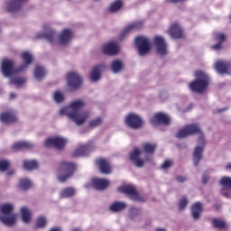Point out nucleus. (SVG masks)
Returning <instances> with one entry per match:
<instances>
[{
  "instance_id": "1",
  "label": "nucleus",
  "mask_w": 231,
  "mask_h": 231,
  "mask_svg": "<svg viewBox=\"0 0 231 231\" xmlns=\"http://www.w3.org/2000/svg\"><path fill=\"white\" fill-rule=\"evenodd\" d=\"M194 134H199V145L196 146L193 152V162L195 167L199 165V162H201V158H203V149L205 147V135L201 131V128L198 124L186 125L183 128L180 129L175 136L176 138L183 139L187 138V136H194Z\"/></svg>"
},
{
  "instance_id": "2",
  "label": "nucleus",
  "mask_w": 231,
  "mask_h": 231,
  "mask_svg": "<svg viewBox=\"0 0 231 231\" xmlns=\"http://www.w3.org/2000/svg\"><path fill=\"white\" fill-rule=\"evenodd\" d=\"M84 106H86V102L79 99L70 103L69 106L61 108L60 113L69 116L77 125H82L89 118V112H80V108L84 107Z\"/></svg>"
},
{
  "instance_id": "3",
  "label": "nucleus",
  "mask_w": 231,
  "mask_h": 231,
  "mask_svg": "<svg viewBox=\"0 0 231 231\" xmlns=\"http://www.w3.org/2000/svg\"><path fill=\"white\" fill-rule=\"evenodd\" d=\"M196 79L189 83V89L193 91V93L201 94L208 88V84L210 82V79L208 75L201 70H197L195 72Z\"/></svg>"
},
{
  "instance_id": "4",
  "label": "nucleus",
  "mask_w": 231,
  "mask_h": 231,
  "mask_svg": "<svg viewBox=\"0 0 231 231\" xmlns=\"http://www.w3.org/2000/svg\"><path fill=\"white\" fill-rule=\"evenodd\" d=\"M77 169L75 162H61L58 168V178L61 183L68 181Z\"/></svg>"
},
{
  "instance_id": "5",
  "label": "nucleus",
  "mask_w": 231,
  "mask_h": 231,
  "mask_svg": "<svg viewBox=\"0 0 231 231\" xmlns=\"http://www.w3.org/2000/svg\"><path fill=\"white\" fill-rule=\"evenodd\" d=\"M2 216L0 221L6 226H14L17 219V215L14 213V206L12 204H4L0 207Z\"/></svg>"
},
{
  "instance_id": "6",
  "label": "nucleus",
  "mask_w": 231,
  "mask_h": 231,
  "mask_svg": "<svg viewBox=\"0 0 231 231\" xmlns=\"http://www.w3.org/2000/svg\"><path fill=\"white\" fill-rule=\"evenodd\" d=\"M118 192H122L123 194H125L130 199H133V201H145V199L143 197L140 196L138 191H136V188L133 185H125L117 188Z\"/></svg>"
},
{
  "instance_id": "7",
  "label": "nucleus",
  "mask_w": 231,
  "mask_h": 231,
  "mask_svg": "<svg viewBox=\"0 0 231 231\" xmlns=\"http://www.w3.org/2000/svg\"><path fill=\"white\" fill-rule=\"evenodd\" d=\"M134 42L141 57L147 55V53L151 51V42H149V39H147L145 36H137Z\"/></svg>"
},
{
  "instance_id": "8",
  "label": "nucleus",
  "mask_w": 231,
  "mask_h": 231,
  "mask_svg": "<svg viewBox=\"0 0 231 231\" xmlns=\"http://www.w3.org/2000/svg\"><path fill=\"white\" fill-rule=\"evenodd\" d=\"M20 72L19 69H15V62L13 60L5 59L2 61V73L4 77H12V75Z\"/></svg>"
},
{
  "instance_id": "9",
  "label": "nucleus",
  "mask_w": 231,
  "mask_h": 231,
  "mask_svg": "<svg viewBox=\"0 0 231 231\" xmlns=\"http://www.w3.org/2000/svg\"><path fill=\"white\" fill-rule=\"evenodd\" d=\"M45 32H41L36 35V39H45L50 44H55V39H57V32L53 29H50L48 24L43 25Z\"/></svg>"
},
{
  "instance_id": "10",
  "label": "nucleus",
  "mask_w": 231,
  "mask_h": 231,
  "mask_svg": "<svg viewBox=\"0 0 231 231\" xmlns=\"http://www.w3.org/2000/svg\"><path fill=\"white\" fill-rule=\"evenodd\" d=\"M67 82L71 89H79L82 86V77L75 71L67 74Z\"/></svg>"
},
{
  "instance_id": "11",
  "label": "nucleus",
  "mask_w": 231,
  "mask_h": 231,
  "mask_svg": "<svg viewBox=\"0 0 231 231\" xmlns=\"http://www.w3.org/2000/svg\"><path fill=\"white\" fill-rule=\"evenodd\" d=\"M66 143H68L66 139L57 136L47 139L44 145L45 147H54V149L60 151L66 147Z\"/></svg>"
},
{
  "instance_id": "12",
  "label": "nucleus",
  "mask_w": 231,
  "mask_h": 231,
  "mask_svg": "<svg viewBox=\"0 0 231 231\" xmlns=\"http://www.w3.org/2000/svg\"><path fill=\"white\" fill-rule=\"evenodd\" d=\"M125 124L132 129H140L143 125V120L135 114H130L125 118Z\"/></svg>"
},
{
  "instance_id": "13",
  "label": "nucleus",
  "mask_w": 231,
  "mask_h": 231,
  "mask_svg": "<svg viewBox=\"0 0 231 231\" xmlns=\"http://www.w3.org/2000/svg\"><path fill=\"white\" fill-rule=\"evenodd\" d=\"M152 125H169L171 124V117L164 113L159 112L154 114L151 119Z\"/></svg>"
},
{
  "instance_id": "14",
  "label": "nucleus",
  "mask_w": 231,
  "mask_h": 231,
  "mask_svg": "<svg viewBox=\"0 0 231 231\" xmlns=\"http://www.w3.org/2000/svg\"><path fill=\"white\" fill-rule=\"evenodd\" d=\"M18 121L17 115H15L14 110H9L0 115V122H2V124L10 125L12 124H17Z\"/></svg>"
},
{
  "instance_id": "15",
  "label": "nucleus",
  "mask_w": 231,
  "mask_h": 231,
  "mask_svg": "<svg viewBox=\"0 0 231 231\" xmlns=\"http://www.w3.org/2000/svg\"><path fill=\"white\" fill-rule=\"evenodd\" d=\"M94 143L89 141L87 144H79L78 149L72 153L73 158L87 156L93 148Z\"/></svg>"
},
{
  "instance_id": "16",
  "label": "nucleus",
  "mask_w": 231,
  "mask_h": 231,
  "mask_svg": "<svg viewBox=\"0 0 231 231\" xmlns=\"http://www.w3.org/2000/svg\"><path fill=\"white\" fill-rule=\"evenodd\" d=\"M142 154V151L138 148H134L133 152L130 153V160L133 162L134 165L138 168L143 167L145 161L140 158Z\"/></svg>"
},
{
  "instance_id": "17",
  "label": "nucleus",
  "mask_w": 231,
  "mask_h": 231,
  "mask_svg": "<svg viewBox=\"0 0 231 231\" xmlns=\"http://www.w3.org/2000/svg\"><path fill=\"white\" fill-rule=\"evenodd\" d=\"M215 68L218 73L221 75L226 73L227 75H231V63L225 60H217L215 63Z\"/></svg>"
},
{
  "instance_id": "18",
  "label": "nucleus",
  "mask_w": 231,
  "mask_h": 231,
  "mask_svg": "<svg viewBox=\"0 0 231 231\" xmlns=\"http://www.w3.org/2000/svg\"><path fill=\"white\" fill-rule=\"evenodd\" d=\"M97 165L99 167L102 174H111V163L106 158H98L96 160Z\"/></svg>"
},
{
  "instance_id": "19",
  "label": "nucleus",
  "mask_w": 231,
  "mask_h": 231,
  "mask_svg": "<svg viewBox=\"0 0 231 231\" xmlns=\"http://www.w3.org/2000/svg\"><path fill=\"white\" fill-rule=\"evenodd\" d=\"M154 43L159 55H167V43H165V40L162 36H155Z\"/></svg>"
},
{
  "instance_id": "20",
  "label": "nucleus",
  "mask_w": 231,
  "mask_h": 231,
  "mask_svg": "<svg viewBox=\"0 0 231 231\" xmlns=\"http://www.w3.org/2000/svg\"><path fill=\"white\" fill-rule=\"evenodd\" d=\"M168 33L171 39H181L183 37V29H181V26L178 23H175L170 27Z\"/></svg>"
},
{
  "instance_id": "21",
  "label": "nucleus",
  "mask_w": 231,
  "mask_h": 231,
  "mask_svg": "<svg viewBox=\"0 0 231 231\" xmlns=\"http://www.w3.org/2000/svg\"><path fill=\"white\" fill-rule=\"evenodd\" d=\"M92 187L96 190H106L109 187V180L106 179L94 178L92 179Z\"/></svg>"
},
{
  "instance_id": "22",
  "label": "nucleus",
  "mask_w": 231,
  "mask_h": 231,
  "mask_svg": "<svg viewBox=\"0 0 231 231\" xmlns=\"http://www.w3.org/2000/svg\"><path fill=\"white\" fill-rule=\"evenodd\" d=\"M28 0H12L7 4V12H19L23 8V3H26Z\"/></svg>"
},
{
  "instance_id": "23",
  "label": "nucleus",
  "mask_w": 231,
  "mask_h": 231,
  "mask_svg": "<svg viewBox=\"0 0 231 231\" xmlns=\"http://www.w3.org/2000/svg\"><path fill=\"white\" fill-rule=\"evenodd\" d=\"M22 59L25 63L22 64L18 68V71H24V69H26V68H28V66L33 62V56L28 51L22 53Z\"/></svg>"
},
{
  "instance_id": "24",
  "label": "nucleus",
  "mask_w": 231,
  "mask_h": 231,
  "mask_svg": "<svg viewBox=\"0 0 231 231\" xmlns=\"http://www.w3.org/2000/svg\"><path fill=\"white\" fill-rule=\"evenodd\" d=\"M105 55H116L118 53V45L116 42H108L103 47Z\"/></svg>"
},
{
  "instance_id": "25",
  "label": "nucleus",
  "mask_w": 231,
  "mask_h": 231,
  "mask_svg": "<svg viewBox=\"0 0 231 231\" xmlns=\"http://www.w3.org/2000/svg\"><path fill=\"white\" fill-rule=\"evenodd\" d=\"M71 39H73V32L69 29H65L60 35V44L64 46V44H68Z\"/></svg>"
},
{
  "instance_id": "26",
  "label": "nucleus",
  "mask_w": 231,
  "mask_h": 231,
  "mask_svg": "<svg viewBox=\"0 0 231 231\" xmlns=\"http://www.w3.org/2000/svg\"><path fill=\"white\" fill-rule=\"evenodd\" d=\"M105 68L106 65L104 64L95 66L90 72V80H93L94 82L100 80V71H102Z\"/></svg>"
},
{
  "instance_id": "27",
  "label": "nucleus",
  "mask_w": 231,
  "mask_h": 231,
  "mask_svg": "<svg viewBox=\"0 0 231 231\" xmlns=\"http://www.w3.org/2000/svg\"><path fill=\"white\" fill-rule=\"evenodd\" d=\"M201 212H203V205L201 202H196L191 207V216L193 219H199L201 217Z\"/></svg>"
},
{
  "instance_id": "28",
  "label": "nucleus",
  "mask_w": 231,
  "mask_h": 231,
  "mask_svg": "<svg viewBox=\"0 0 231 231\" xmlns=\"http://www.w3.org/2000/svg\"><path fill=\"white\" fill-rule=\"evenodd\" d=\"M215 39L216 41H218V42L215 45H212V50H221L223 48V42L226 41V35H225V33L219 32L215 35Z\"/></svg>"
},
{
  "instance_id": "29",
  "label": "nucleus",
  "mask_w": 231,
  "mask_h": 231,
  "mask_svg": "<svg viewBox=\"0 0 231 231\" xmlns=\"http://www.w3.org/2000/svg\"><path fill=\"white\" fill-rule=\"evenodd\" d=\"M32 147L33 144L32 143L18 142L12 146V149L13 151H24V149H32Z\"/></svg>"
},
{
  "instance_id": "30",
  "label": "nucleus",
  "mask_w": 231,
  "mask_h": 231,
  "mask_svg": "<svg viewBox=\"0 0 231 231\" xmlns=\"http://www.w3.org/2000/svg\"><path fill=\"white\" fill-rule=\"evenodd\" d=\"M122 8H124V2L122 0H116L110 5L108 12H110V14H116V12H120Z\"/></svg>"
},
{
  "instance_id": "31",
  "label": "nucleus",
  "mask_w": 231,
  "mask_h": 231,
  "mask_svg": "<svg viewBox=\"0 0 231 231\" xmlns=\"http://www.w3.org/2000/svg\"><path fill=\"white\" fill-rule=\"evenodd\" d=\"M158 145L154 143H143V150L146 154H154L156 152V148Z\"/></svg>"
},
{
  "instance_id": "32",
  "label": "nucleus",
  "mask_w": 231,
  "mask_h": 231,
  "mask_svg": "<svg viewBox=\"0 0 231 231\" xmlns=\"http://www.w3.org/2000/svg\"><path fill=\"white\" fill-rule=\"evenodd\" d=\"M77 190L75 189V188L68 187L60 190V198H63V199L73 198Z\"/></svg>"
},
{
  "instance_id": "33",
  "label": "nucleus",
  "mask_w": 231,
  "mask_h": 231,
  "mask_svg": "<svg viewBox=\"0 0 231 231\" xmlns=\"http://www.w3.org/2000/svg\"><path fill=\"white\" fill-rule=\"evenodd\" d=\"M22 220L23 223H30L32 221V211L28 208L23 207L21 208Z\"/></svg>"
},
{
  "instance_id": "34",
  "label": "nucleus",
  "mask_w": 231,
  "mask_h": 231,
  "mask_svg": "<svg viewBox=\"0 0 231 231\" xmlns=\"http://www.w3.org/2000/svg\"><path fill=\"white\" fill-rule=\"evenodd\" d=\"M141 28H142V23H134L132 24H129L123 31V32L121 34L122 39H123V37H125V35H127L129 33V32H131V30H140Z\"/></svg>"
},
{
  "instance_id": "35",
  "label": "nucleus",
  "mask_w": 231,
  "mask_h": 231,
  "mask_svg": "<svg viewBox=\"0 0 231 231\" xmlns=\"http://www.w3.org/2000/svg\"><path fill=\"white\" fill-rule=\"evenodd\" d=\"M23 168L25 171H35L36 169H39V162L35 160L23 161Z\"/></svg>"
},
{
  "instance_id": "36",
  "label": "nucleus",
  "mask_w": 231,
  "mask_h": 231,
  "mask_svg": "<svg viewBox=\"0 0 231 231\" xmlns=\"http://www.w3.org/2000/svg\"><path fill=\"white\" fill-rule=\"evenodd\" d=\"M127 204H125V202L116 201L110 206V210L112 212H121V210H125Z\"/></svg>"
},
{
  "instance_id": "37",
  "label": "nucleus",
  "mask_w": 231,
  "mask_h": 231,
  "mask_svg": "<svg viewBox=\"0 0 231 231\" xmlns=\"http://www.w3.org/2000/svg\"><path fill=\"white\" fill-rule=\"evenodd\" d=\"M214 228H217L218 230H223V228H226V222L221 218H213L211 221Z\"/></svg>"
},
{
  "instance_id": "38",
  "label": "nucleus",
  "mask_w": 231,
  "mask_h": 231,
  "mask_svg": "<svg viewBox=\"0 0 231 231\" xmlns=\"http://www.w3.org/2000/svg\"><path fill=\"white\" fill-rule=\"evenodd\" d=\"M45 76H46V70L44 69V68L41 66H36L34 69V78L37 80H41L42 79H44Z\"/></svg>"
},
{
  "instance_id": "39",
  "label": "nucleus",
  "mask_w": 231,
  "mask_h": 231,
  "mask_svg": "<svg viewBox=\"0 0 231 231\" xmlns=\"http://www.w3.org/2000/svg\"><path fill=\"white\" fill-rule=\"evenodd\" d=\"M122 68H124V63L119 60H116L111 63V69L113 73H120V71H122Z\"/></svg>"
},
{
  "instance_id": "40",
  "label": "nucleus",
  "mask_w": 231,
  "mask_h": 231,
  "mask_svg": "<svg viewBox=\"0 0 231 231\" xmlns=\"http://www.w3.org/2000/svg\"><path fill=\"white\" fill-rule=\"evenodd\" d=\"M19 187L22 190H28L29 189H32V180L28 179H21Z\"/></svg>"
},
{
  "instance_id": "41",
  "label": "nucleus",
  "mask_w": 231,
  "mask_h": 231,
  "mask_svg": "<svg viewBox=\"0 0 231 231\" xmlns=\"http://www.w3.org/2000/svg\"><path fill=\"white\" fill-rule=\"evenodd\" d=\"M26 82V78H12L10 80V84L16 86V88H20Z\"/></svg>"
},
{
  "instance_id": "42",
  "label": "nucleus",
  "mask_w": 231,
  "mask_h": 231,
  "mask_svg": "<svg viewBox=\"0 0 231 231\" xmlns=\"http://www.w3.org/2000/svg\"><path fill=\"white\" fill-rule=\"evenodd\" d=\"M220 185L224 187V189H231V178L230 177H223L220 181Z\"/></svg>"
},
{
  "instance_id": "43",
  "label": "nucleus",
  "mask_w": 231,
  "mask_h": 231,
  "mask_svg": "<svg viewBox=\"0 0 231 231\" xmlns=\"http://www.w3.org/2000/svg\"><path fill=\"white\" fill-rule=\"evenodd\" d=\"M48 223L46 217H39L36 220V228H44Z\"/></svg>"
},
{
  "instance_id": "44",
  "label": "nucleus",
  "mask_w": 231,
  "mask_h": 231,
  "mask_svg": "<svg viewBox=\"0 0 231 231\" xmlns=\"http://www.w3.org/2000/svg\"><path fill=\"white\" fill-rule=\"evenodd\" d=\"M53 99L57 102V104H60V102L64 101V95L60 91H56L53 94Z\"/></svg>"
},
{
  "instance_id": "45",
  "label": "nucleus",
  "mask_w": 231,
  "mask_h": 231,
  "mask_svg": "<svg viewBox=\"0 0 231 231\" xmlns=\"http://www.w3.org/2000/svg\"><path fill=\"white\" fill-rule=\"evenodd\" d=\"M102 122H103L102 117H97L89 122V127H98V125H100Z\"/></svg>"
},
{
  "instance_id": "46",
  "label": "nucleus",
  "mask_w": 231,
  "mask_h": 231,
  "mask_svg": "<svg viewBox=\"0 0 231 231\" xmlns=\"http://www.w3.org/2000/svg\"><path fill=\"white\" fill-rule=\"evenodd\" d=\"M187 205H189V199H187V197H184L179 201V210H183Z\"/></svg>"
},
{
  "instance_id": "47",
  "label": "nucleus",
  "mask_w": 231,
  "mask_h": 231,
  "mask_svg": "<svg viewBox=\"0 0 231 231\" xmlns=\"http://www.w3.org/2000/svg\"><path fill=\"white\" fill-rule=\"evenodd\" d=\"M8 167H10V162L8 161H0V171L2 172L8 171Z\"/></svg>"
},
{
  "instance_id": "48",
  "label": "nucleus",
  "mask_w": 231,
  "mask_h": 231,
  "mask_svg": "<svg viewBox=\"0 0 231 231\" xmlns=\"http://www.w3.org/2000/svg\"><path fill=\"white\" fill-rule=\"evenodd\" d=\"M172 167V161L171 160H166L163 162V163L161 165V169L165 170V169H171Z\"/></svg>"
},
{
  "instance_id": "49",
  "label": "nucleus",
  "mask_w": 231,
  "mask_h": 231,
  "mask_svg": "<svg viewBox=\"0 0 231 231\" xmlns=\"http://www.w3.org/2000/svg\"><path fill=\"white\" fill-rule=\"evenodd\" d=\"M221 194L222 196H224L225 198L230 199L231 198V193L230 191L226 190V189L223 188L221 189Z\"/></svg>"
},
{
  "instance_id": "50",
  "label": "nucleus",
  "mask_w": 231,
  "mask_h": 231,
  "mask_svg": "<svg viewBox=\"0 0 231 231\" xmlns=\"http://www.w3.org/2000/svg\"><path fill=\"white\" fill-rule=\"evenodd\" d=\"M177 181H179V183H183L184 181H187V177L179 175L176 177Z\"/></svg>"
},
{
  "instance_id": "51",
  "label": "nucleus",
  "mask_w": 231,
  "mask_h": 231,
  "mask_svg": "<svg viewBox=\"0 0 231 231\" xmlns=\"http://www.w3.org/2000/svg\"><path fill=\"white\" fill-rule=\"evenodd\" d=\"M208 175L207 173H204L202 176V183L203 185H207V183H208Z\"/></svg>"
},
{
  "instance_id": "52",
  "label": "nucleus",
  "mask_w": 231,
  "mask_h": 231,
  "mask_svg": "<svg viewBox=\"0 0 231 231\" xmlns=\"http://www.w3.org/2000/svg\"><path fill=\"white\" fill-rule=\"evenodd\" d=\"M185 0H166L167 3H183Z\"/></svg>"
},
{
  "instance_id": "53",
  "label": "nucleus",
  "mask_w": 231,
  "mask_h": 231,
  "mask_svg": "<svg viewBox=\"0 0 231 231\" xmlns=\"http://www.w3.org/2000/svg\"><path fill=\"white\" fill-rule=\"evenodd\" d=\"M134 212H138V208H131V213H132V214H134Z\"/></svg>"
},
{
  "instance_id": "54",
  "label": "nucleus",
  "mask_w": 231,
  "mask_h": 231,
  "mask_svg": "<svg viewBox=\"0 0 231 231\" xmlns=\"http://www.w3.org/2000/svg\"><path fill=\"white\" fill-rule=\"evenodd\" d=\"M10 97H11V98H15L16 95H15V93H11Z\"/></svg>"
},
{
  "instance_id": "55",
  "label": "nucleus",
  "mask_w": 231,
  "mask_h": 231,
  "mask_svg": "<svg viewBox=\"0 0 231 231\" xmlns=\"http://www.w3.org/2000/svg\"><path fill=\"white\" fill-rule=\"evenodd\" d=\"M50 231H60V229L57 228V227H54V228L51 229Z\"/></svg>"
},
{
  "instance_id": "56",
  "label": "nucleus",
  "mask_w": 231,
  "mask_h": 231,
  "mask_svg": "<svg viewBox=\"0 0 231 231\" xmlns=\"http://www.w3.org/2000/svg\"><path fill=\"white\" fill-rule=\"evenodd\" d=\"M223 111H226V108H222V109L218 110V113H223Z\"/></svg>"
},
{
  "instance_id": "57",
  "label": "nucleus",
  "mask_w": 231,
  "mask_h": 231,
  "mask_svg": "<svg viewBox=\"0 0 231 231\" xmlns=\"http://www.w3.org/2000/svg\"><path fill=\"white\" fill-rule=\"evenodd\" d=\"M155 231H165L163 228H157Z\"/></svg>"
},
{
  "instance_id": "58",
  "label": "nucleus",
  "mask_w": 231,
  "mask_h": 231,
  "mask_svg": "<svg viewBox=\"0 0 231 231\" xmlns=\"http://www.w3.org/2000/svg\"><path fill=\"white\" fill-rule=\"evenodd\" d=\"M226 169H231V163L228 164V165L226 167Z\"/></svg>"
},
{
  "instance_id": "59",
  "label": "nucleus",
  "mask_w": 231,
  "mask_h": 231,
  "mask_svg": "<svg viewBox=\"0 0 231 231\" xmlns=\"http://www.w3.org/2000/svg\"><path fill=\"white\" fill-rule=\"evenodd\" d=\"M72 231H80V229H79V228H76V229H74V230H72Z\"/></svg>"
},
{
  "instance_id": "60",
  "label": "nucleus",
  "mask_w": 231,
  "mask_h": 231,
  "mask_svg": "<svg viewBox=\"0 0 231 231\" xmlns=\"http://www.w3.org/2000/svg\"><path fill=\"white\" fill-rule=\"evenodd\" d=\"M7 174H8V176H10V175L14 174V172H9V173H7Z\"/></svg>"
}]
</instances>
